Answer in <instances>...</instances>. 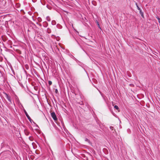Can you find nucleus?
Returning <instances> with one entry per match:
<instances>
[{
	"label": "nucleus",
	"mask_w": 160,
	"mask_h": 160,
	"mask_svg": "<svg viewBox=\"0 0 160 160\" xmlns=\"http://www.w3.org/2000/svg\"><path fill=\"white\" fill-rule=\"evenodd\" d=\"M51 116L53 119L55 121L57 120V118L56 117V115L54 112H52L51 113Z\"/></svg>",
	"instance_id": "1"
},
{
	"label": "nucleus",
	"mask_w": 160,
	"mask_h": 160,
	"mask_svg": "<svg viewBox=\"0 0 160 160\" xmlns=\"http://www.w3.org/2000/svg\"><path fill=\"white\" fill-rule=\"evenodd\" d=\"M4 94L6 95V97L7 98V99L11 103V99L10 96H8V95L6 93H5Z\"/></svg>",
	"instance_id": "2"
},
{
	"label": "nucleus",
	"mask_w": 160,
	"mask_h": 160,
	"mask_svg": "<svg viewBox=\"0 0 160 160\" xmlns=\"http://www.w3.org/2000/svg\"><path fill=\"white\" fill-rule=\"evenodd\" d=\"M48 25V23L46 22H43V26L45 28H46Z\"/></svg>",
	"instance_id": "3"
},
{
	"label": "nucleus",
	"mask_w": 160,
	"mask_h": 160,
	"mask_svg": "<svg viewBox=\"0 0 160 160\" xmlns=\"http://www.w3.org/2000/svg\"><path fill=\"white\" fill-rule=\"evenodd\" d=\"M25 115H26V116H27V117L28 119L31 122V119L30 117H29V116L28 115V113H27V112L26 111H25Z\"/></svg>",
	"instance_id": "4"
},
{
	"label": "nucleus",
	"mask_w": 160,
	"mask_h": 160,
	"mask_svg": "<svg viewBox=\"0 0 160 160\" xmlns=\"http://www.w3.org/2000/svg\"><path fill=\"white\" fill-rule=\"evenodd\" d=\"M47 32L48 33H50L51 32V29L50 28H48L47 29Z\"/></svg>",
	"instance_id": "5"
},
{
	"label": "nucleus",
	"mask_w": 160,
	"mask_h": 160,
	"mask_svg": "<svg viewBox=\"0 0 160 160\" xmlns=\"http://www.w3.org/2000/svg\"><path fill=\"white\" fill-rule=\"evenodd\" d=\"M139 10L140 13L141 14V16H142V17H144L143 14L142 12V10L141 9H140V10Z\"/></svg>",
	"instance_id": "6"
},
{
	"label": "nucleus",
	"mask_w": 160,
	"mask_h": 160,
	"mask_svg": "<svg viewBox=\"0 0 160 160\" xmlns=\"http://www.w3.org/2000/svg\"><path fill=\"white\" fill-rule=\"evenodd\" d=\"M52 24L53 25H55L56 24V22L55 20H52Z\"/></svg>",
	"instance_id": "7"
},
{
	"label": "nucleus",
	"mask_w": 160,
	"mask_h": 160,
	"mask_svg": "<svg viewBox=\"0 0 160 160\" xmlns=\"http://www.w3.org/2000/svg\"><path fill=\"white\" fill-rule=\"evenodd\" d=\"M57 27L59 29L61 28H62V26L59 24H58L57 25Z\"/></svg>",
	"instance_id": "8"
},
{
	"label": "nucleus",
	"mask_w": 160,
	"mask_h": 160,
	"mask_svg": "<svg viewBox=\"0 0 160 160\" xmlns=\"http://www.w3.org/2000/svg\"><path fill=\"white\" fill-rule=\"evenodd\" d=\"M46 19L48 21H50V20H51V19H50V18L49 17V16H47V17H46Z\"/></svg>",
	"instance_id": "9"
},
{
	"label": "nucleus",
	"mask_w": 160,
	"mask_h": 160,
	"mask_svg": "<svg viewBox=\"0 0 160 160\" xmlns=\"http://www.w3.org/2000/svg\"><path fill=\"white\" fill-rule=\"evenodd\" d=\"M29 139L31 141H32L33 140V138L32 137H29Z\"/></svg>",
	"instance_id": "10"
},
{
	"label": "nucleus",
	"mask_w": 160,
	"mask_h": 160,
	"mask_svg": "<svg viewBox=\"0 0 160 160\" xmlns=\"http://www.w3.org/2000/svg\"><path fill=\"white\" fill-rule=\"evenodd\" d=\"M136 5L137 6V9H138V10H140V9H141L140 8H139L138 6V4H137V3H136Z\"/></svg>",
	"instance_id": "11"
},
{
	"label": "nucleus",
	"mask_w": 160,
	"mask_h": 160,
	"mask_svg": "<svg viewBox=\"0 0 160 160\" xmlns=\"http://www.w3.org/2000/svg\"><path fill=\"white\" fill-rule=\"evenodd\" d=\"M114 108H115L116 109H119V108L118 107V106L117 105H115L114 106Z\"/></svg>",
	"instance_id": "12"
},
{
	"label": "nucleus",
	"mask_w": 160,
	"mask_h": 160,
	"mask_svg": "<svg viewBox=\"0 0 160 160\" xmlns=\"http://www.w3.org/2000/svg\"><path fill=\"white\" fill-rule=\"evenodd\" d=\"M156 18L158 19V22L159 23H160V18L158 17H156Z\"/></svg>",
	"instance_id": "13"
},
{
	"label": "nucleus",
	"mask_w": 160,
	"mask_h": 160,
	"mask_svg": "<svg viewBox=\"0 0 160 160\" xmlns=\"http://www.w3.org/2000/svg\"><path fill=\"white\" fill-rule=\"evenodd\" d=\"M52 81H48V84L49 85H51L52 84Z\"/></svg>",
	"instance_id": "14"
},
{
	"label": "nucleus",
	"mask_w": 160,
	"mask_h": 160,
	"mask_svg": "<svg viewBox=\"0 0 160 160\" xmlns=\"http://www.w3.org/2000/svg\"><path fill=\"white\" fill-rule=\"evenodd\" d=\"M38 20L39 22H41L42 21V19L40 18H38Z\"/></svg>",
	"instance_id": "15"
},
{
	"label": "nucleus",
	"mask_w": 160,
	"mask_h": 160,
	"mask_svg": "<svg viewBox=\"0 0 160 160\" xmlns=\"http://www.w3.org/2000/svg\"><path fill=\"white\" fill-rule=\"evenodd\" d=\"M110 128L112 130H113V128L111 126L110 127Z\"/></svg>",
	"instance_id": "16"
},
{
	"label": "nucleus",
	"mask_w": 160,
	"mask_h": 160,
	"mask_svg": "<svg viewBox=\"0 0 160 160\" xmlns=\"http://www.w3.org/2000/svg\"><path fill=\"white\" fill-rule=\"evenodd\" d=\"M25 134L27 135H28V134H29V132H25Z\"/></svg>",
	"instance_id": "17"
},
{
	"label": "nucleus",
	"mask_w": 160,
	"mask_h": 160,
	"mask_svg": "<svg viewBox=\"0 0 160 160\" xmlns=\"http://www.w3.org/2000/svg\"><path fill=\"white\" fill-rule=\"evenodd\" d=\"M85 141H88H88H89V140L88 138H86L85 139Z\"/></svg>",
	"instance_id": "18"
},
{
	"label": "nucleus",
	"mask_w": 160,
	"mask_h": 160,
	"mask_svg": "<svg viewBox=\"0 0 160 160\" xmlns=\"http://www.w3.org/2000/svg\"><path fill=\"white\" fill-rule=\"evenodd\" d=\"M58 91L57 89H56V90H55V92H56V93H57Z\"/></svg>",
	"instance_id": "19"
},
{
	"label": "nucleus",
	"mask_w": 160,
	"mask_h": 160,
	"mask_svg": "<svg viewBox=\"0 0 160 160\" xmlns=\"http://www.w3.org/2000/svg\"><path fill=\"white\" fill-rule=\"evenodd\" d=\"M39 25H40V26H41V24H40Z\"/></svg>",
	"instance_id": "20"
}]
</instances>
